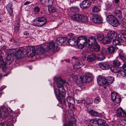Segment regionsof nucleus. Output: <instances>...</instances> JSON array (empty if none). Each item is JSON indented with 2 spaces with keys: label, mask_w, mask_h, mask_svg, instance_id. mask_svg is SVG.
<instances>
[{
  "label": "nucleus",
  "mask_w": 126,
  "mask_h": 126,
  "mask_svg": "<svg viewBox=\"0 0 126 126\" xmlns=\"http://www.w3.org/2000/svg\"><path fill=\"white\" fill-rule=\"evenodd\" d=\"M56 82L59 89L58 96H57V92H56V90L54 87L55 94L59 102L65 106L66 105L64 97L65 95L66 91L63 85L65 83L66 81L65 80L63 79L61 77H59L57 78Z\"/></svg>",
  "instance_id": "obj_1"
},
{
  "label": "nucleus",
  "mask_w": 126,
  "mask_h": 126,
  "mask_svg": "<svg viewBox=\"0 0 126 126\" xmlns=\"http://www.w3.org/2000/svg\"><path fill=\"white\" fill-rule=\"evenodd\" d=\"M57 47H56L55 44L53 41H51L49 43H45L40 45L37 46L36 51L39 54L43 53L45 51H48L50 49L53 51L57 50Z\"/></svg>",
  "instance_id": "obj_2"
},
{
  "label": "nucleus",
  "mask_w": 126,
  "mask_h": 126,
  "mask_svg": "<svg viewBox=\"0 0 126 126\" xmlns=\"http://www.w3.org/2000/svg\"><path fill=\"white\" fill-rule=\"evenodd\" d=\"M114 81V78L112 76L108 77L107 79L103 76H99L97 78V81L100 86H103L104 85H109L112 83Z\"/></svg>",
  "instance_id": "obj_3"
},
{
  "label": "nucleus",
  "mask_w": 126,
  "mask_h": 126,
  "mask_svg": "<svg viewBox=\"0 0 126 126\" xmlns=\"http://www.w3.org/2000/svg\"><path fill=\"white\" fill-rule=\"evenodd\" d=\"M12 111L10 108L2 106L0 107V118L4 119L12 116Z\"/></svg>",
  "instance_id": "obj_4"
},
{
  "label": "nucleus",
  "mask_w": 126,
  "mask_h": 126,
  "mask_svg": "<svg viewBox=\"0 0 126 126\" xmlns=\"http://www.w3.org/2000/svg\"><path fill=\"white\" fill-rule=\"evenodd\" d=\"M47 20L43 17H40L36 18L33 21L32 24L34 26L42 27L46 24Z\"/></svg>",
  "instance_id": "obj_5"
},
{
  "label": "nucleus",
  "mask_w": 126,
  "mask_h": 126,
  "mask_svg": "<svg viewBox=\"0 0 126 126\" xmlns=\"http://www.w3.org/2000/svg\"><path fill=\"white\" fill-rule=\"evenodd\" d=\"M78 47L82 49L86 46L87 44V38L85 36H80L77 39Z\"/></svg>",
  "instance_id": "obj_6"
},
{
  "label": "nucleus",
  "mask_w": 126,
  "mask_h": 126,
  "mask_svg": "<svg viewBox=\"0 0 126 126\" xmlns=\"http://www.w3.org/2000/svg\"><path fill=\"white\" fill-rule=\"evenodd\" d=\"M126 38V34H119L118 37L116 39L114 40L112 42L113 45L116 46L122 45V43L125 42L124 39Z\"/></svg>",
  "instance_id": "obj_7"
},
{
  "label": "nucleus",
  "mask_w": 126,
  "mask_h": 126,
  "mask_svg": "<svg viewBox=\"0 0 126 126\" xmlns=\"http://www.w3.org/2000/svg\"><path fill=\"white\" fill-rule=\"evenodd\" d=\"M23 48L24 51H25L27 54H29L30 57H32L34 56L36 50L34 46H26Z\"/></svg>",
  "instance_id": "obj_8"
},
{
  "label": "nucleus",
  "mask_w": 126,
  "mask_h": 126,
  "mask_svg": "<svg viewBox=\"0 0 126 126\" xmlns=\"http://www.w3.org/2000/svg\"><path fill=\"white\" fill-rule=\"evenodd\" d=\"M111 97L112 101L115 102L117 104L120 103L121 101L120 95L115 92L111 93Z\"/></svg>",
  "instance_id": "obj_9"
},
{
  "label": "nucleus",
  "mask_w": 126,
  "mask_h": 126,
  "mask_svg": "<svg viewBox=\"0 0 126 126\" xmlns=\"http://www.w3.org/2000/svg\"><path fill=\"white\" fill-rule=\"evenodd\" d=\"M102 121L103 119L101 118L93 119L90 120L89 126H99V124H101Z\"/></svg>",
  "instance_id": "obj_10"
},
{
  "label": "nucleus",
  "mask_w": 126,
  "mask_h": 126,
  "mask_svg": "<svg viewBox=\"0 0 126 126\" xmlns=\"http://www.w3.org/2000/svg\"><path fill=\"white\" fill-rule=\"evenodd\" d=\"M66 45H70L71 46H75L78 45L77 39H75L74 37H70L69 39H67L66 41Z\"/></svg>",
  "instance_id": "obj_11"
},
{
  "label": "nucleus",
  "mask_w": 126,
  "mask_h": 126,
  "mask_svg": "<svg viewBox=\"0 0 126 126\" xmlns=\"http://www.w3.org/2000/svg\"><path fill=\"white\" fill-rule=\"evenodd\" d=\"M67 39V38L66 37H58L56 39L55 42L58 45H66V41Z\"/></svg>",
  "instance_id": "obj_12"
},
{
  "label": "nucleus",
  "mask_w": 126,
  "mask_h": 126,
  "mask_svg": "<svg viewBox=\"0 0 126 126\" xmlns=\"http://www.w3.org/2000/svg\"><path fill=\"white\" fill-rule=\"evenodd\" d=\"M24 52V48L23 47H20L17 51H16L14 55L16 58L17 59L20 58L22 57V55L23 54Z\"/></svg>",
  "instance_id": "obj_13"
},
{
  "label": "nucleus",
  "mask_w": 126,
  "mask_h": 126,
  "mask_svg": "<svg viewBox=\"0 0 126 126\" xmlns=\"http://www.w3.org/2000/svg\"><path fill=\"white\" fill-rule=\"evenodd\" d=\"M93 21L96 23H100L102 22V19L99 15L95 14L92 16Z\"/></svg>",
  "instance_id": "obj_14"
},
{
  "label": "nucleus",
  "mask_w": 126,
  "mask_h": 126,
  "mask_svg": "<svg viewBox=\"0 0 126 126\" xmlns=\"http://www.w3.org/2000/svg\"><path fill=\"white\" fill-rule=\"evenodd\" d=\"M116 114L117 116L120 117H125L126 116V113L121 108L117 109Z\"/></svg>",
  "instance_id": "obj_15"
},
{
  "label": "nucleus",
  "mask_w": 126,
  "mask_h": 126,
  "mask_svg": "<svg viewBox=\"0 0 126 126\" xmlns=\"http://www.w3.org/2000/svg\"><path fill=\"white\" fill-rule=\"evenodd\" d=\"M91 5V3L88 0H84L82 1L80 4L81 8L85 9L89 7Z\"/></svg>",
  "instance_id": "obj_16"
},
{
  "label": "nucleus",
  "mask_w": 126,
  "mask_h": 126,
  "mask_svg": "<svg viewBox=\"0 0 126 126\" xmlns=\"http://www.w3.org/2000/svg\"><path fill=\"white\" fill-rule=\"evenodd\" d=\"M93 79V77L92 75L89 73L85 74L83 77V79H85L86 82L88 83L92 81Z\"/></svg>",
  "instance_id": "obj_17"
},
{
  "label": "nucleus",
  "mask_w": 126,
  "mask_h": 126,
  "mask_svg": "<svg viewBox=\"0 0 126 126\" xmlns=\"http://www.w3.org/2000/svg\"><path fill=\"white\" fill-rule=\"evenodd\" d=\"M99 65L101 68L104 70H107L110 67L109 63L108 62L100 63Z\"/></svg>",
  "instance_id": "obj_18"
},
{
  "label": "nucleus",
  "mask_w": 126,
  "mask_h": 126,
  "mask_svg": "<svg viewBox=\"0 0 126 126\" xmlns=\"http://www.w3.org/2000/svg\"><path fill=\"white\" fill-rule=\"evenodd\" d=\"M87 43L88 45L91 46L92 45H94L97 43V42L96 39V37L94 36H91L88 39L87 41Z\"/></svg>",
  "instance_id": "obj_19"
},
{
  "label": "nucleus",
  "mask_w": 126,
  "mask_h": 126,
  "mask_svg": "<svg viewBox=\"0 0 126 126\" xmlns=\"http://www.w3.org/2000/svg\"><path fill=\"white\" fill-rule=\"evenodd\" d=\"M117 33L115 31H110L108 32L106 36L108 38L111 40L114 37L115 38L117 37Z\"/></svg>",
  "instance_id": "obj_20"
},
{
  "label": "nucleus",
  "mask_w": 126,
  "mask_h": 126,
  "mask_svg": "<svg viewBox=\"0 0 126 126\" xmlns=\"http://www.w3.org/2000/svg\"><path fill=\"white\" fill-rule=\"evenodd\" d=\"M81 18V15L80 14H74L71 16L72 19L77 21H80Z\"/></svg>",
  "instance_id": "obj_21"
},
{
  "label": "nucleus",
  "mask_w": 126,
  "mask_h": 126,
  "mask_svg": "<svg viewBox=\"0 0 126 126\" xmlns=\"http://www.w3.org/2000/svg\"><path fill=\"white\" fill-rule=\"evenodd\" d=\"M88 112L91 116L96 117L100 115V114L99 113L92 109L88 110Z\"/></svg>",
  "instance_id": "obj_22"
},
{
  "label": "nucleus",
  "mask_w": 126,
  "mask_h": 126,
  "mask_svg": "<svg viewBox=\"0 0 126 126\" xmlns=\"http://www.w3.org/2000/svg\"><path fill=\"white\" fill-rule=\"evenodd\" d=\"M12 4H8L6 6V9L8 13L11 16L13 15V10L12 8Z\"/></svg>",
  "instance_id": "obj_23"
},
{
  "label": "nucleus",
  "mask_w": 126,
  "mask_h": 126,
  "mask_svg": "<svg viewBox=\"0 0 126 126\" xmlns=\"http://www.w3.org/2000/svg\"><path fill=\"white\" fill-rule=\"evenodd\" d=\"M104 37L103 34L100 33L97 35L96 39L98 42H102Z\"/></svg>",
  "instance_id": "obj_24"
},
{
  "label": "nucleus",
  "mask_w": 126,
  "mask_h": 126,
  "mask_svg": "<svg viewBox=\"0 0 126 126\" xmlns=\"http://www.w3.org/2000/svg\"><path fill=\"white\" fill-rule=\"evenodd\" d=\"M12 56L8 54L6 56V59L7 64H10L12 63L13 59Z\"/></svg>",
  "instance_id": "obj_25"
},
{
  "label": "nucleus",
  "mask_w": 126,
  "mask_h": 126,
  "mask_svg": "<svg viewBox=\"0 0 126 126\" xmlns=\"http://www.w3.org/2000/svg\"><path fill=\"white\" fill-rule=\"evenodd\" d=\"M111 71L113 72H118L120 71V68L116 66H112L110 68Z\"/></svg>",
  "instance_id": "obj_26"
},
{
  "label": "nucleus",
  "mask_w": 126,
  "mask_h": 126,
  "mask_svg": "<svg viewBox=\"0 0 126 126\" xmlns=\"http://www.w3.org/2000/svg\"><path fill=\"white\" fill-rule=\"evenodd\" d=\"M116 18V17L113 15H110L107 16V21H109L111 23V22H112Z\"/></svg>",
  "instance_id": "obj_27"
},
{
  "label": "nucleus",
  "mask_w": 126,
  "mask_h": 126,
  "mask_svg": "<svg viewBox=\"0 0 126 126\" xmlns=\"http://www.w3.org/2000/svg\"><path fill=\"white\" fill-rule=\"evenodd\" d=\"M113 14L119 18H121L122 17V13L120 10H116L114 11Z\"/></svg>",
  "instance_id": "obj_28"
},
{
  "label": "nucleus",
  "mask_w": 126,
  "mask_h": 126,
  "mask_svg": "<svg viewBox=\"0 0 126 126\" xmlns=\"http://www.w3.org/2000/svg\"><path fill=\"white\" fill-rule=\"evenodd\" d=\"M111 39L108 38L106 36L105 37L102 42L103 44H109L111 42Z\"/></svg>",
  "instance_id": "obj_29"
},
{
  "label": "nucleus",
  "mask_w": 126,
  "mask_h": 126,
  "mask_svg": "<svg viewBox=\"0 0 126 126\" xmlns=\"http://www.w3.org/2000/svg\"><path fill=\"white\" fill-rule=\"evenodd\" d=\"M48 10L50 13L55 12L57 11V9L52 5L48 6Z\"/></svg>",
  "instance_id": "obj_30"
},
{
  "label": "nucleus",
  "mask_w": 126,
  "mask_h": 126,
  "mask_svg": "<svg viewBox=\"0 0 126 126\" xmlns=\"http://www.w3.org/2000/svg\"><path fill=\"white\" fill-rule=\"evenodd\" d=\"M118 125L122 126H126V120L124 119L119 120L118 122Z\"/></svg>",
  "instance_id": "obj_31"
},
{
  "label": "nucleus",
  "mask_w": 126,
  "mask_h": 126,
  "mask_svg": "<svg viewBox=\"0 0 126 126\" xmlns=\"http://www.w3.org/2000/svg\"><path fill=\"white\" fill-rule=\"evenodd\" d=\"M67 102L70 104L73 105L74 103V100L73 97H68L66 99Z\"/></svg>",
  "instance_id": "obj_32"
},
{
  "label": "nucleus",
  "mask_w": 126,
  "mask_h": 126,
  "mask_svg": "<svg viewBox=\"0 0 126 126\" xmlns=\"http://www.w3.org/2000/svg\"><path fill=\"white\" fill-rule=\"evenodd\" d=\"M111 24L114 27H117L119 24V23L116 18L112 22H111Z\"/></svg>",
  "instance_id": "obj_33"
},
{
  "label": "nucleus",
  "mask_w": 126,
  "mask_h": 126,
  "mask_svg": "<svg viewBox=\"0 0 126 126\" xmlns=\"http://www.w3.org/2000/svg\"><path fill=\"white\" fill-rule=\"evenodd\" d=\"M107 50L109 53H113L115 50V48L112 46H109L108 47Z\"/></svg>",
  "instance_id": "obj_34"
},
{
  "label": "nucleus",
  "mask_w": 126,
  "mask_h": 126,
  "mask_svg": "<svg viewBox=\"0 0 126 126\" xmlns=\"http://www.w3.org/2000/svg\"><path fill=\"white\" fill-rule=\"evenodd\" d=\"M112 7L110 4H107L106 5L105 7V10L106 11L108 12L109 13H110L112 11Z\"/></svg>",
  "instance_id": "obj_35"
},
{
  "label": "nucleus",
  "mask_w": 126,
  "mask_h": 126,
  "mask_svg": "<svg viewBox=\"0 0 126 126\" xmlns=\"http://www.w3.org/2000/svg\"><path fill=\"white\" fill-rule=\"evenodd\" d=\"M100 7L97 6H94L92 9L93 12L94 13H97L100 11Z\"/></svg>",
  "instance_id": "obj_36"
},
{
  "label": "nucleus",
  "mask_w": 126,
  "mask_h": 126,
  "mask_svg": "<svg viewBox=\"0 0 126 126\" xmlns=\"http://www.w3.org/2000/svg\"><path fill=\"white\" fill-rule=\"evenodd\" d=\"M81 64L80 62H77L73 65V67L75 69H77L81 67Z\"/></svg>",
  "instance_id": "obj_37"
},
{
  "label": "nucleus",
  "mask_w": 126,
  "mask_h": 126,
  "mask_svg": "<svg viewBox=\"0 0 126 126\" xmlns=\"http://www.w3.org/2000/svg\"><path fill=\"white\" fill-rule=\"evenodd\" d=\"M70 11L73 13H75L79 11V9L77 7H71L70 8Z\"/></svg>",
  "instance_id": "obj_38"
},
{
  "label": "nucleus",
  "mask_w": 126,
  "mask_h": 126,
  "mask_svg": "<svg viewBox=\"0 0 126 126\" xmlns=\"http://www.w3.org/2000/svg\"><path fill=\"white\" fill-rule=\"evenodd\" d=\"M119 55L120 58L122 60L126 57V54L123 53L122 51H120L119 52Z\"/></svg>",
  "instance_id": "obj_39"
},
{
  "label": "nucleus",
  "mask_w": 126,
  "mask_h": 126,
  "mask_svg": "<svg viewBox=\"0 0 126 126\" xmlns=\"http://www.w3.org/2000/svg\"><path fill=\"white\" fill-rule=\"evenodd\" d=\"M100 49V47L99 45L97 44V43L94 45L93 50L94 51L96 52L98 51Z\"/></svg>",
  "instance_id": "obj_40"
},
{
  "label": "nucleus",
  "mask_w": 126,
  "mask_h": 126,
  "mask_svg": "<svg viewBox=\"0 0 126 126\" xmlns=\"http://www.w3.org/2000/svg\"><path fill=\"white\" fill-rule=\"evenodd\" d=\"M16 50L14 49H10L8 52V55L11 56H14L16 51Z\"/></svg>",
  "instance_id": "obj_41"
},
{
  "label": "nucleus",
  "mask_w": 126,
  "mask_h": 126,
  "mask_svg": "<svg viewBox=\"0 0 126 126\" xmlns=\"http://www.w3.org/2000/svg\"><path fill=\"white\" fill-rule=\"evenodd\" d=\"M87 60L88 62H92L94 61V57H93V56L91 55H89L87 58Z\"/></svg>",
  "instance_id": "obj_42"
},
{
  "label": "nucleus",
  "mask_w": 126,
  "mask_h": 126,
  "mask_svg": "<svg viewBox=\"0 0 126 126\" xmlns=\"http://www.w3.org/2000/svg\"><path fill=\"white\" fill-rule=\"evenodd\" d=\"M113 64L115 66H119L120 65L121 63L118 60H115L113 61Z\"/></svg>",
  "instance_id": "obj_43"
},
{
  "label": "nucleus",
  "mask_w": 126,
  "mask_h": 126,
  "mask_svg": "<svg viewBox=\"0 0 126 126\" xmlns=\"http://www.w3.org/2000/svg\"><path fill=\"white\" fill-rule=\"evenodd\" d=\"M20 25L18 24H15L14 26V30L16 32H17L19 30Z\"/></svg>",
  "instance_id": "obj_44"
},
{
  "label": "nucleus",
  "mask_w": 126,
  "mask_h": 126,
  "mask_svg": "<svg viewBox=\"0 0 126 126\" xmlns=\"http://www.w3.org/2000/svg\"><path fill=\"white\" fill-rule=\"evenodd\" d=\"M81 20L80 21L86 22L88 20V17L85 16H83L81 15Z\"/></svg>",
  "instance_id": "obj_45"
},
{
  "label": "nucleus",
  "mask_w": 126,
  "mask_h": 126,
  "mask_svg": "<svg viewBox=\"0 0 126 126\" xmlns=\"http://www.w3.org/2000/svg\"><path fill=\"white\" fill-rule=\"evenodd\" d=\"M101 49V54L104 55V56L106 55L107 54V51L106 49L104 47H102Z\"/></svg>",
  "instance_id": "obj_46"
},
{
  "label": "nucleus",
  "mask_w": 126,
  "mask_h": 126,
  "mask_svg": "<svg viewBox=\"0 0 126 126\" xmlns=\"http://www.w3.org/2000/svg\"><path fill=\"white\" fill-rule=\"evenodd\" d=\"M120 73V75L122 76V77L125 78L126 77V71L125 72L123 71H121L118 72Z\"/></svg>",
  "instance_id": "obj_47"
},
{
  "label": "nucleus",
  "mask_w": 126,
  "mask_h": 126,
  "mask_svg": "<svg viewBox=\"0 0 126 126\" xmlns=\"http://www.w3.org/2000/svg\"><path fill=\"white\" fill-rule=\"evenodd\" d=\"M105 59V56L101 54L100 55H98L97 59L98 61H102Z\"/></svg>",
  "instance_id": "obj_48"
},
{
  "label": "nucleus",
  "mask_w": 126,
  "mask_h": 126,
  "mask_svg": "<svg viewBox=\"0 0 126 126\" xmlns=\"http://www.w3.org/2000/svg\"><path fill=\"white\" fill-rule=\"evenodd\" d=\"M101 100V98L99 96H97L95 98L94 102L96 104H98L100 102Z\"/></svg>",
  "instance_id": "obj_49"
},
{
  "label": "nucleus",
  "mask_w": 126,
  "mask_h": 126,
  "mask_svg": "<svg viewBox=\"0 0 126 126\" xmlns=\"http://www.w3.org/2000/svg\"><path fill=\"white\" fill-rule=\"evenodd\" d=\"M53 2V0H47V3L48 6L52 5Z\"/></svg>",
  "instance_id": "obj_50"
},
{
  "label": "nucleus",
  "mask_w": 126,
  "mask_h": 126,
  "mask_svg": "<svg viewBox=\"0 0 126 126\" xmlns=\"http://www.w3.org/2000/svg\"><path fill=\"white\" fill-rule=\"evenodd\" d=\"M72 78L74 81L77 82L78 81V76H77L74 75H73L72 76Z\"/></svg>",
  "instance_id": "obj_51"
},
{
  "label": "nucleus",
  "mask_w": 126,
  "mask_h": 126,
  "mask_svg": "<svg viewBox=\"0 0 126 126\" xmlns=\"http://www.w3.org/2000/svg\"><path fill=\"white\" fill-rule=\"evenodd\" d=\"M101 124H99V126H108V125L106 123V121L103 119V121Z\"/></svg>",
  "instance_id": "obj_52"
},
{
  "label": "nucleus",
  "mask_w": 126,
  "mask_h": 126,
  "mask_svg": "<svg viewBox=\"0 0 126 126\" xmlns=\"http://www.w3.org/2000/svg\"><path fill=\"white\" fill-rule=\"evenodd\" d=\"M33 11L36 13H39L40 11V8L36 6L34 8Z\"/></svg>",
  "instance_id": "obj_53"
},
{
  "label": "nucleus",
  "mask_w": 126,
  "mask_h": 126,
  "mask_svg": "<svg viewBox=\"0 0 126 126\" xmlns=\"http://www.w3.org/2000/svg\"><path fill=\"white\" fill-rule=\"evenodd\" d=\"M91 56H92L93 57H94V59L95 60L96 58L97 59L98 55V54H96L95 53H93L92 55H91Z\"/></svg>",
  "instance_id": "obj_54"
},
{
  "label": "nucleus",
  "mask_w": 126,
  "mask_h": 126,
  "mask_svg": "<svg viewBox=\"0 0 126 126\" xmlns=\"http://www.w3.org/2000/svg\"><path fill=\"white\" fill-rule=\"evenodd\" d=\"M3 63V62L2 57L0 55V66Z\"/></svg>",
  "instance_id": "obj_55"
},
{
  "label": "nucleus",
  "mask_w": 126,
  "mask_h": 126,
  "mask_svg": "<svg viewBox=\"0 0 126 126\" xmlns=\"http://www.w3.org/2000/svg\"><path fill=\"white\" fill-rule=\"evenodd\" d=\"M40 2L42 4H44L47 3V0H40Z\"/></svg>",
  "instance_id": "obj_56"
},
{
  "label": "nucleus",
  "mask_w": 126,
  "mask_h": 126,
  "mask_svg": "<svg viewBox=\"0 0 126 126\" xmlns=\"http://www.w3.org/2000/svg\"><path fill=\"white\" fill-rule=\"evenodd\" d=\"M122 68L124 70L126 71V64H123L122 66Z\"/></svg>",
  "instance_id": "obj_57"
},
{
  "label": "nucleus",
  "mask_w": 126,
  "mask_h": 126,
  "mask_svg": "<svg viewBox=\"0 0 126 126\" xmlns=\"http://www.w3.org/2000/svg\"><path fill=\"white\" fill-rule=\"evenodd\" d=\"M6 87L5 86L3 85L0 88V91H2Z\"/></svg>",
  "instance_id": "obj_58"
},
{
  "label": "nucleus",
  "mask_w": 126,
  "mask_h": 126,
  "mask_svg": "<svg viewBox=\"0 0 126 126\" xmlns=\"http://www.w3.org/2000/svg\"><path fill=\"white\" fill-rule=\"evenodd\" d=\"M0 126H7L6 122H5L2 124H0Z\"/></svg>",
  "instance_id": "obj_59"
},
{
  "label": "nucleus",
  "mask_w": 126,
  "mask_h": 126,
  "mask_svg": "<svg viewBox=\"0 0 126 126\" xmlns=\"http://www.w3.org/2000/svg\"><path fill=\"white\" fill-rule=\"evenodd\" d=\"M24 35H28L29 34V33L27 31H25L24 32Z\"/></svg>",
  "instance_id": "obj_60"
},
{
  "label": "nucleus",
  "mask_w": 126,
  "mask_h": 126,
  "mask_svg": "<svg viewBox=\"0 0 126 126\" xmlns=\"http://www.w3.org/2000/svg\"><path fill=\"white\" fill-rule=\"evenodd\" d=\"M31 2L28 1H26L24 3V5H27L30 3Z\"/></svg>",
  "instance_id": "obj_61"
},
{
  "label": "nucleus",
  "mask_w": 126,
  "mask_h": 126,
  "mask_svg": "<svg viewBox=\"0 0 126 126\" xmlns=\"http://www.w3.org/2000/svg\"><path fill=\"white\" fill-rule=\"evenodd\" d=\"M6 48V46H3L2 48H1V49L2 50H4Z\"/></svg>",
  "instance_id": "obj_62"
},
{
  "label": "nucleus",
  "mask_w": 126,
  "mask_h": 126,
  "mask_svg": "<svg viewBox=\"0 0 126 126\" xmlns=\"http://www.w3.org/2000/svg\"><path fill=\"white\" fill-rule=\"evenodd\" d=\"M82 59H83V60H85L86 59V56L84 55L82 57Z\"/></svg>",
  "instance_id": "obj_63"
},
{
  "label": "nucleus",
  "mask_w": 126,
  "mask_h": 126,
  "mask_svg": "<svg viewBox=\"0 0 126 126\" xmlns=\"http://www.w3.org/2000/svg\"><path fill=\"white\" fill-rule=\"evenodd\" d=\"M69 125L68 124H65L64 126H73L72 125H70L69 123Z\"/></svg>",
  "instance_id": "obj_64"
}]
</instances>
